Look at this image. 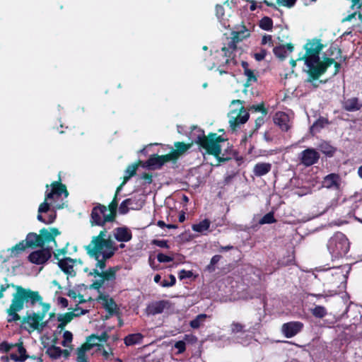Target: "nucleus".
Masks as SVG:
<instances>
[{"instance_id":"obj_51","label":"nucleus","mask_w":362,"mask_h":362,"mask_svg":"<svg viewBox=\"0 0 362 362\" xmlns=\"http://www.w3.org/2000/svg\"><path fill=\"white\" fill-rule=\"evenodd\" d=\"M152 244L164 248H168L169 245H168V241L165 240H152Z\"/></svg>"},{"instance_id":"obj_55","label":"nucleus","mask_w":362,"mask_h":362,"mask_svg":"<svg viewBox=\"0 0 362 362\" xmlns=\"http://www.w3.org/2000/svg\"><path fill=\"white\" fill-rule=\"evenodd\" d=\"M100 351H102V355L105 359H107L110 356L112 355V351L110 348L106 349L102 346Z\"/></svg>"},{"instance_id":"obj_23","label":"nucleus","mask_w":362,"mask_h":362,"mask_svg":"<svg viewBox=\"0 0 362 362\" xmlns=\"http://www.w3.org/2000/svg\"><path fill=\"white\" fill-rule=\"evenodd\" d=\"M114 238L119 242H128L132 238V232L125 227L117 228L113 231Z\"/></svg>"},{"instance_id":"obj_59","label":"nucleus","mask_w":362,"mask_h":362,"mask_svg":"<svg viewBox=\"0 0 362 362\" xmlns=\"http://www.w3.org/2000/svg\"><path fill=\"white\" fill-rule=\"evenodd\" d=\"M221 256L220 255H214L211 259V265H214L216 264V263H218L219 262V260L221 259Z\"/></svg>"},{"instance_id":"obj_58","label":"nucleus","mask_w":362,"mask_h":362,"mask_svg":"<svg viewBox=\"0 0 362 362\" xmlns=\"http://www.w3.org/2000/svg\"><path fill=\"white\" fill-rule=\"evenodd\" d=\"M216 15L218 18L223 16V8L221 6H216Z\"/></svg>"},{"instance_id":"obj_18","label":"nucleus","mask_w":362,"mask_h":362,"mask_svg":"<svg viewBox=\"0 0 362 362\" xmlns=\"http://www.w3.org/2000/svg\"><path fill=\"white\" fill-rule=\"evenodd\" d=\"M88 313V310H83L81 313L69 312L64 314H59L57 317L58 321L60 322L58 325V329L63 330L65 326L70 322L75 317L84 315Z\"/></svg>"},{"instance_id":"obj_9","label":"nucleus","mask_w":362,"mask_h":362,"mask_svg":"<svg viewBox=\"0 0 362 362\" xmlns=\"http://www.w3.org/2000/svg\"><path fill=\"white\" fill-rule=\"evenodd\" d=\"M242 100H233L231 102L232 105L238 104L242 105ZM229 117V124L230 127L233 130H235V129L242 124L245 123L249 118V113L246 111V110L240 106L239 110H231L228 115Z\"/></svg>"},{"instance_id":"obj_8","label":"nucleus","mask_w":362,"mask_h":362,"mask_svg":"<svg viewBox=\"0 0 362 362\" xmlns=\"http://www.w3.org/2000/svg\"><path fill=\"white\" fill-rule=\"evenodd\" d=\"M327 248L334 258L345 255L349 250V242L341 233H335L329 240Z\"/></svg>"},{"instance_id":"obj_41","label":"nucleus","mask_w":362,"mask_h":362,"mask_svg":"<svg viewBox=\"0 0 362 362\" xmlns=\"http://www.w3.org/2000/svg\"><path fill=\"white\" fill-rule=\"evenodd\" d=\"M73 335L71 332L65 331L63 334V341L62 345L64 347H69V344L72 341Z\"/></svg>"},{"instance_id":"obj_27","label":"nucleus","mask_w":362,"mask_h":362,"mask_svg":"<svg viewBox=\"0 0 362 362\" xmlns=\"http://www.w3.org/2000/svg\"><path fill=\"white\" fill-rule=\"evenodd\" d=\"M272 168V165L269 163H258L253 168L254 174L257 177L263 176L267 174Z\"/></svg>"},{"instance_id":"obj_22","label":"nucleus","mask_w":362,"mask_h":362,"mask_svg":"<svg viewBox=\"0 0 362 362\" xmlns=\"http://www.w3.org/2000/svg\"><path fill=\"white\" fill-rule=\"evenodd\" d=\"M340 177L334 173L327 175L322 182L323 187L328 189H339L341 186Z\"/></svg>"},{"instance_id":"obj_25","label":"nucleus","mask_w":362,"mask_h":362,"mask_svg":"<svg viewBox=\"0 0 362 362\" xmlns=\"http://www.w3.org/2000/svg\"><path fill=\"white\" fill-rule=\"evenodd\" d=\"M138 167H139V164L134 163V164L129 165L127 168V169L125 170V175L124 176L123 182L121 183V185L119 187H117V193H119L120 192V190L122 189L123 186L129 180V179L136 174Z\"/></svg>"},{"instance_id":"obj_49","label":"nucleus","mask_w":362,"mask_h":362,"mask_svg":"<svg viewBox=\"0 0 362 362\" xmlns=\"http://www.w3.org/2000/svg\"><path fill=\"white\" fill-rule=\"evenodd\" d=\"M296 0H276L277 4L279 6H286V7H292Z\"/></svg>"},{"instance_id":"obj_29","label":"nucleus","mask_w":362,"mask_h":362,"mask_svg":"<svg viewBox=\"0 0 362 362\" xmlns=\"http://www.w3.org/2000/svg\"><path fill=\"white\" fill-rule=\"evenodd\" d=\"M18 353L17 354H11L9 355V358L14 361H25L28 356L25 355V349L23 346L22 344L21 345H16Z\"/></svg>"},{"instance_id":"obj_56","label":"nucleus","mask_w":362,"mask_h":362,"mask_svg":"<svg viewBox=\"0 0 362 362\" xmlns=\"http://www.w3.org/2000/svg\"><path fill=\"white\" fill-rule=\"evenodd\" d=\"M192 276V272L191 271L181 270L179 273L180 279H183L185 278H189Z\"/></svg>"},{"instance_id":"obj_45","label":"nucleus","mask_w":362,"mask_h":362,"mask_svg":"<svg viewBox=\"0 0 362 362\" xmlns=\"http://www.w3.org/2000/svg\"><path fill=\"white\" fill-rule=\"evenodd\" d=\"M69 243H66V247L62 249L57 250V251L54 253V257L59 262L62 258L65 257V255L67 253V245Z\"/></svg>"},{"instance_id":"obj_43","label":"nucleus","mask_w":362,"mask_h":362,"mask_svg":"<svg viewBox=\"0 0 362 362\" xmlns=\"http://www.w3.org/2000/svg\"><path fill=\"white\" fill-rule=\"evenodd\" d=\"M327 124V120L325 119H320L316 122L313 124L311 127L312 132H315L320 130L321 128L324 127L325 124Z\"/></svg>"},{"instance_id":"obj_61","label":"nucleus","mask_w":362,"mask_h":362,"mask_svg":"<svg viewBox=\"0 0 362 362\" xmlns=\"http://www.w3.org/2000/svg\"><path fill=\"white\" fill-rule=\"evenodd\" d=\"M272 41V37L270 35L264 36L262 40V44L270 43Z\"/></svg>"},{"instance_id":"obj_39","label":"nucleus","mask_w":362,"mask_h":362,"mask_svg":"<svg viewBox=\"0 0 362 362\" xmlns=\"http://www.w3.org/2000/svg\"><path fill=\"white\" fill-rule=\"evenodd\" d=\"M313 315L316 317L322 318L327 314V310L323 306L317 305L312 310Z\"/></svg>"},{"instance_id":"obj_13","label":"nucleus","mask_w":362,"mask_h":362,"mask_svg":"<svg viewBox=\"0 0 362 362\" xmlns=\"http://www.w3.org/2000/svg\"><path fill=\"white\" fill-rule=\"evenodd\" d=\"M299 158L302 164L310 166L318 161L320 154L314 148H307L300 153Z\"/></svg>"},{"instance_id":"obj_24","label":"nucleus","mask_w":362,"mask_h":362,"mask_svg":"<svg viewBox=\"0 0 362 362\" xmlns=\"http://www.w3.org/2000/svg\"><path fill=\"white\" fill-rule=\"evenodd\" d=\"M98 300L109 313L112 314L115 312L117 305L113 299L110 298L109 296L100 294L98 298Z\"/></svg>"},{"instance_id":"obj_38","label":"nucleus","mask_w":362,"mask_h":362,"mask_svg":"<svg viewBox=\"0 0 362 362\" xmlns=\"http://www.w3.org/2000/svg\"><path fill=\"white\" fill-rule=\"evenodd\" d=\"M85 348L86 347L82 345L77 349V362H87L86 353L88 350H86Z\"/></svg>"},{"instance_id":"obj_1","label":"nucleus","mask_w":362,"mask_h":362,"mask_svg":"<svg viewBox=\"0 0 362 362\" xmlns=\"http://www.w3.org/2000/svg\"><path fill=\"white\" fill-rule=\"evenodd\" d=\"M106 230H101L98 235L93 237L91 242L85 247L88 254L96 261L95 268L90 271L88 274L95 278L90 288L97 290L114 282L119 270L117 267H114L104 271L106 260L112 257L117 250L113 240L110 238L106 239Z\"/></svg>"},{"instance_id":"obj_21","label":"nucleus","mask_w":362,"mask_h":362,"mask_svg":"<svg viewBox=\"0 0 362 362\" xmlns=\"http://www.w3.org/2000/svg\"><path fill=\"white\" fill-rule=\"evenodd\" d=\"M192 144H185L184 142H175L174 144L175 150L168 153L171 160H176L180 156L183 155L190 147Z\"/></svg>"},{"instance_id":"obj_34","label":"nucleus","mask_w":362,"mask_h":362,"mask_svg":"<svg viewBox=\"0 0 362 362\" xmlns=\"http://www.w3.org/2000/svg\"><path fill=\"white\" fill-rule=\"evenodd\" d=\"M211 221L209 219H204L198 223L193 224L192 228L194 231L204 233L210 227Z\"/></svg>"},{"instance_id":"obj_37","label":"nucleus","mask_w":362,"mask_h":362,"mask_svg":"<svg viewBox=\"0 0 362 362\" xmlns=\"http://www.w3.org/2000/svg\"><path fill=\"white\" fill-rule=\"evenodd\" d=\"M273 22L269 17H264L259 21V27L265 30H270L272 28Z\"/></svg>"},{"instance_id":"obj_42","label":"nucleus","mask_w":362,"mask_h":362,"mask_svg":"<svg viewBox=\"0 0 362 362\" xmlns=\"http://www.w3.org/2000/svg\"><path fill=\"white\" fill-rule=\"evenodd\" d=\"M274 53L277 57H279L281 59H284L286 57V54L285 46H279V47H274Z\"/></svg>"},{"instance_id":"obj_33","label":"nucleus","mask_w":362,"mask_h":362,"mask_svg":"<svg viewBox=\"0 0 362 362\" xmlns=\"http://www.w3.org/2000/svg\"><path fill=\"white\" fill-rule=\"evenodd\" d=\"M242 66L244 69V74L247 77V82L245 85L248 86L251 82H255L257 81V78L254 71L248 68V64L247 62H243Z\"/></svg>"},{"instance_id":"obj_48","label":"nucleus","mask_w":362,"mask_h":362,"mask_svg":"<svg viewBox=\"0 0 362 362\" xmlns=\"http://www.w3.org/2000/svg\"><path fill=\"white\" fill-rule=\"evenodd\" d=\"M232 332L238 333L243 331L244 326L238 322H233L230 325Z\"/></svg>"},{"instance_id":"obj_20","label":"nucleus","mask_w":362,"mask_h":362,"mask_svg":"<svg viewBox=\"0 0 362 362\" xmlns=\"http://www.w3.org/2000/svg\"><path fill=\"white\" fill-rule=\"evenodd\" d=\"M169 156H168V154L163 156L153 155L147 160L146 166L153 169L158 168L161 167L164 163L171 160V158Z\"/></svg>"},{"instance_id":"obj_53","label":"nucleus","mask_w":362,"mask_h":362,"mask_svg":"<svg viewBox=\"0 0 362 362\" xmlns=\"http://www.w3.org/2000/svg\"><path fill=\"white\" fill-rule=\"evenodd\" d=\"M17 344H10L7 342H2L0 344V351L3 352H8L13 346H16Z\"/></svg>"},{"instance_id":"obj_52","label":"nucleus","mask_w":362,"mask_h":362,"mask_svg":"<svg viewBox=\"0 0 362 362\" xmlns=\"http://www.w3.org/2000/svg\"><path fill=\"white\" fill-rule=\"evenodd\" d=\"M68 296L76 300L78 303H83L85 300L83 299V296L81 295H77L76 292L74 291H69L68 293Z\"/></svg>"},{"instance_id":"obj_26","label":"nucleus","mask_w":362,"mask_h":362,"mask_svg":"<svg viewBox=\"0 0 362 362\" xmlns=\"http://www.w3.org/2000/svg\"><path fill=\"white\" fill-rule=\"evenodd\" d=\"M24 241L27 247H41L40 233L39 234L35 233H28Z\"/></svg>"},{"instance_id":"obj_11","label":"nucleus","mask_w":362,"mask_h":362,"mask_svg":"<svg viewBox=\"0 0 362 362\" xmlns=\"http://www.w3.org/2000/svg\"><path fill=\"white\" fill-rule=\"evenodd\" d=\"M90 217L92 226H103L106 222L113 221L112 213L108 214L107 207L101 204H98L93 209Z\"/></svg>"},{"instance_id":"obj_54","label":"nucleus","mask_w":362,"mask_h":362,"mask_svg":"<svg viewBox=\"0 0 362 362\" xmlns=\"http://www.w3.org/2000/svg\"><path fill=\"white\" fill-rule=\"evenodd\" d=\"M175 347L178 349V354L185 351V343L183 341H178L175 344Z\"/></svg>"},{"instance_id":"obj_16","label":"nucleus","mask_w":362,"mask_h":362,"mask_svg":"<svg viewBox=\"0 0 362 362\" xmlns=\"http://www.w3.org/2000/svg\"><path fill=\"white\" fill-rule=\"evenodd\" d=\"M303 327L300 322H289L281 326V332L287 338H291L299 333Z\"/></svg>"},{"instance_id":"obj_47","label":"nucleus","mask_w":362,"mask_h":362,"mask_svg":"<svg viewBox=\"0 0 362 362\" xmlns=\"http://www.w3.org/2000/svg\"><path fill=\"white\" fill-rule=\"evenodd\" d=\"M130 201H127L126 199L124 201H123L120 206H119V211L120 214H125L128 212V211L129 209H131L130 208H129V204L128 203Z\"/></svg>"},{"instance_id":"obj_31","label":"nucleus","mask_w":362,"mask_h":362,"mask_svg":"<svg viewBox=\"0 0 362 362\" xmlns=\"http://www.w3.org/2000/svg\"><path fill=\"white\" fill-rule=\"evenodd\" d=\"M27 247L26 245L25 244V241L23 240L13 247L8 248L7 250V252L9 253L8 257H13L18 255L20 253L23 252L25 248Z\"/></svg>"},{"instance_id":"obj_14","label":"nucleus","mask_w":362,"mask_h":362,"mask_svg":"<svg viewBox=\"0 0 362 362\" xmlns=\"http://www.w3.org/2000/svg\"><path fill=\"white\" fill-rule=\"evenodd\" d=\"M51 252L49 249L42 247V249L31 252L28 256V259L33 264H42L51 257Z\"/></svg>"},{"instance_id":"obj_32","label":"nucleus","mask_w":362,"mask_h":362,"mask_svg":"<svg viewBox=\"0 0 362 362\" xmlns=\"http://www.w3.org/2000/svg\"><path fill=\"white\" fill-rule=\"evenodd\" d=\"M143 339V335L140 333L129 334L124 338V344L127 346H132L141 344Z\"/></svg>"},{"instance_id":"obj_44","label":"nucleus","mask_w":362,"mask_h":362,"mask_svg":"<svg viewBox=\"0 0 362 362\" xmlns=\"http://www.w3.org/2000/svg\"><path fill=\"white\" fill-rule=\"evenodd\" d=\"M276 222V220L274 217V215L272 213H268L265 214L259 221L260 224H266V223H272Z\"/></svg>"},{"instance_id":"obj_36","label":"nucleus","mask_w":362,"mask_h":362,"mask_svg":"<svg viewBox=\"0 0 362 362\" xmlns=\"http://www.w3.org/2000/svg\"><path fill=\"white\" fill-rule=\"evenodd\" d=\"M207 317L208 316L206 314L198 315L195 319L190 322L189 325L193 329H197L205 322Z\"/></svg>"},{"instance_id":"obj_2","label":"nucleus","mask_w":362,"mask_h":362,"mask_svg":"<svg viewBox=\"0 0 362 362\" xmlns=\"http://www.w3.org/2000/svg\"><path fill=\"white\" fill-rule=\"evenodd\" d=\"M323 45L318 40H313L307 42L305 45V53L301 57H299L297 60H304L307 66V73L309 75L308 81L311 82L320 78L327 70V67L334 64V71L333 76L336 75L340 68V64L333 59L325 57L322 61L320 59V52L322 49Z\"/></svg>"},{"instance_id":"obj_28","label":"nucleus","mask_w":362,"mask_h":362,"mask_svg":"<svg viewBox=\"0 0 362 362\" xmlns=\"http://www.w3.org/2000/svg\"><path fill=\"white\" fill-rule=\"evenodd\" d=\"M126 200L130 201L128 204L129 208L132 210L140 209L144 204V197L141 194L139 196H134L131 198L127 199Z\"/></svg>"},{"instance_id":"obj_12","label":"nucleus","mask_w":362,"mask_h":362,"mask_svg":"<svg viewBox=\"0 0 362 362\" xmlns=\"http://www.w3.org/2000/svg\"><path fill=\"white\" fill-rule=\"evenodd\" d=\"M78 264H81L80 260L70 257L62 258L58 262L60 269L68 276H74L76 274L75 267Z\"/></svg>"},{"instance_id":"obj_17","label":"nucleus","mask_w":362,"mask_h":362,"mask_svg":"<svg viewBox=\"0 0 362 362\" xmlns=\"http://www.w3.org/2000/svg\"><path fill=\"white\" fill-rule=\"evenodd\" d=\"M108 339V335L106 332H103L101 335L98 336L95 334H92L89 336L86 343L83 345L86 347V350H90L94 346H98V350L101 349L100 342H105Z\"/></svg>"},{"instance_id":"obj_10","label":"nucleus","mask_w":362,"mask_h":362,"mask_svg":"<svg viewBox=\"0 0 362 362\" xmlns=\"http://www.w3.org/2000/svg\"><path fill=\"white\" fill-rule=\"evenodd\" d=\"M60 235L57 228H42L40 230L41 247L49 249L50 252L57 247L55 238Z\"/></svg>"},{"instance_id":"obj_50","label":"nucleus","mask_w":362,"mask_h":362,"mask_svg":"<svg viewBox=\"0 0 362 362\" xmlns=\"http://www.w3.org/2000/svg\"><path fill=\"white\" fill-rule=\"evenodd\" d=\"M157 259L159 262H170L173 260V257L163 253H159L157 256Z\"/></svg>"},{"instance_id":"obj_30","label":"nucleus","mask_w":362,"mask_h":362,"mask_svg":"<svg viewBox=\"0 0 362 362\" xmlns=\"http://www.w3.org/2000/svg\"><path fill=\"white\" fill-rule=\"evenodd\" d=\"M343 107L346 110L353 112L358 110L361 105L358 103L357 98H352L345 100Z\"/></svg>"},{"instance_id":"obj_46","label":"nucleus","mask_w":362,"mask_h":362,"mask_svg":"<svg viewBox=\"0 0 362 362\" xmlns=\"http://www.w3.org/2000/svg\"><path fill=\"white\" fill-rule=\"evenodd\" d=\"M321 151L327 155H332L334 148L326 143L320 145Z\"/></svg>"},{"instance_id":"obj_60","label":"nucleus","mask_w":362,"mask_h":362,"mask_svg":"<svg viewBox=\"0 0 362 362\" xmlns=\"http://www.w3.org/2000/svg\"><path fill=\"white\" fill-rule=\"evenodd\" d=\"M253 109L255 110V111H261L262 112L264 115L267 114V111L264 109L263 107V105H257V106H252Z\"/></svg>"},{"instance_id":"obj_63","label":"nucleus","mask_w":362,"mask_h":362,"mask_svg":"<svg viewBox=\"0 0 362 362\" xmlns=\"http://www.w3.org/2000/svg\"><path fill=\"white\" fill-rule=\"evenodd\" d=\"M142 178L144 180H147L149 183H151L152 182V176L151 175H149V174H146V173L142 175Z\"/></svg>"},{"instance_id":"obj_6","label":"nucleus","mask_w":362,"mask_h":362,"mask_svg":"<svg viewBox=\"0 0 362 362\" xmlns=\"http://www.w3.org/2000/svg\"><path fill=\"white\" fill-rule=\"evenodd\" d=\"M235 29L231 33V37L228 43V46L222 47V52L224 53V56L227 57L226 63H228L230 59L232 58V53L236 49L237 44L250 35L249 29L243 24L236 25Z\"/></svg>"},{"instance_id":"obj_40","label":"nucleus","mask_w":362,"mask_h":362,"mask_svg":"<svg viewBox=\"0 0 362 362\" xmlns=\"http://www.w3.org/2000/svg\"><path fill=\"white\" fill-rule=\"evenodd\" d=\"M117 194L118 193H117V192L115 193L113 200L109 204L108 208H107V213H108V214H110V213H112L113 220L115 217L116 209L117 206Z\"/></svg>"},{"instance_id":"obj_3","label":"nucleus","mask_w":362,"mask_h":362,"mask_svg":"<svg viewBox=\"0 0 362 362\" xmlns=\"http://www.w3.org/2000/svg\"><path fill=\"white\" fill-rule=\"evenodd\" d=\"M0 285V299L4 297V293L9 288H15L16 292L13 293L11 303L8 308L6 309L8 315L7 321L8 322H16L21 320L18 312L23 309L24 303L30 301L31 304H35L37 300H41V296L37 291H31L29 288H24L21 286L14 285L8 283Z\"/></svg>"},{"instance_id":"obj_62","label":"nucleus","mask_w":362,"mask_h":362,"mask_svg":"<svg viewBox=\"0 0 362 362\" xmlns=\"http://www.w3.org/2000/svg\"><path fill=\"white\" fill-rule=\"evenodd\" d=\"M356 15V12H354L353 13L348 15L346 18L343 19V21H351L354 18H355Z\"/></svg>"},{"instance_id":"obj_15","label":"nucleus","mask_w":362,"mask_h":362,"mask_svg":"<svg viewBox=\"0 0 362 362\" xmlns=\"http://www.w3.org/2000/svg\"><path fill=\"white\" fill-rule=\"evenodd\" d=\"M172 308V303L169 300H159L149 304L146 308L148 315H157L163 313L165 310Z\"/></svg>"},{"instance_id":"obj_19","label":"nucleus","mask_w":362,"mask_h":362,"mask_svg":"<svg viewBox=\"0 0 362 362\" xmlns=\"http://www.w3.org/2000/svg\"><path fill=\"white\" fill-rule=\"evenodd\" d=\"M274 122L283 131H288L291 125L289 116L283 112L276 113L274 117Z\"/></svg>"},{"instance_id":"obj_5","label":"nucleus","mask_w":362,"mask_h":362,"mask_svg":"<svg viewBox=\"0 0 362 362\" xmlns=\"http://www.w3.org/2000/svg\"><path fill=\"white\" fill-rule=\"evenodd\" d=\"M38 302V300L37 301ZM42 305V310L40 312H33L28 314L22 320L23 325L25 328L29 332H34L35 330L42 332L47 325V320H45V316L50 309V305L42 302V299L39 300Z\"/></svg>"},{"instance_id":"obj_35","label":"nucleus","mask_w":362,"mask_h":362,"mask_svg":"<svg viewBox=\"0 0 362 362\" xmlns=\"http://www.w3.org/2000/svg\"><path fill=\"white\" fill-rule=\"evenodd\" d=\"M46 354L52 359L59 358L62 354V349L57 346L55 344L48 347L46 350Z\"/></svg>"},{"instance_id":"obj_4","label":"nucleus","mask_w":362,"mask_h":362,"mask_svg":"<svg viewBox=\"0 0 362 362\" xmlns=\"http://www.w3.org/2000/svg\"><path fill=\"white\" fill-rule=\"evenodd\" d=\"M51 187V191L46 194L45 201L39 206L37 217L39 221L45 224L53 223L56 218V214L54 211L49 214L46 219L42 216V213L47 212L50 206H52L54 209H63L65 206V202H59L58 200L62 194H64V198H66L69 194L66 186L58 182H53Z\"/></svg>"},{"instance_id":"obj_7","label":"nucleus","mask_w":362,"mask_h":362,"mask_svg":"<svg viewBox=\"0 0 362 362\" xmlns=\"http://www.w3.org/2000/svg\"><path fill=\"white\" fill-rule=\"evenodd\" d=\"M223 141L224 139L217 134L210 133L208 136L204 134L199 135L195 142L206 150L207 153L218 157L221 153L220 144Z\"/></svg>"},{"instance_id":"obj_57","label":"nucleus","mask_w":362,"mask_h":362,"mask_svg":"<svg viewBox=\"0 0 362 362\" xmlns=\"http://www.w3.org/2000/svg\"><path fill=\"white\" fill-rule=\"evenodd\" d=\"M266 56V51L262 50L260 52L255 54V58L257 61H261L264 59Z\"/></svg>"},{"instance_id":"obj_64","label":"nucleus","mask_w":362,"mask_h":362,"mask_svg":"<svg viewBox=\"0 0 362 362\" xmlns=\"http://www.w3.org/2000/svg\"><path fill=\"white\" fill-rule=\"evenodd\" d=\"M286 47V51H288L289 52H293V46L292 44L288 43L286 45H284Z\"/></svg>"}]
</instances>
